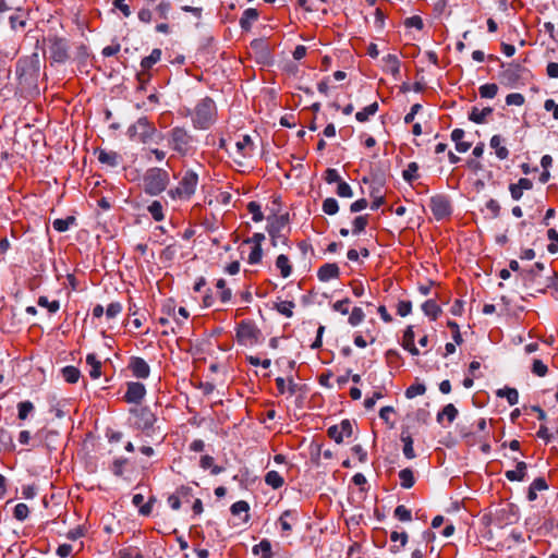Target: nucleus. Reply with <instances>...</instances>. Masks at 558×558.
I'll use <instances>...</instances> for the list:
<instances>
[{"mask_svg":"<svg viewBox=\"0 0 558 558\" xmlns=\"http://www.w3.org/2000/svg\"><path fill=\"white\" fill-rule=\"evenodd\" d=\"M401 440L403 442V454L408 459H414L415 452L413 449V439L410 434L402 432L401 433Z\"/></svg>","mask_w":558,"mask_h":558,"instance_id":"34","label":"nucleus"},{"mask_svg":"<svg viewBox=\"0 0 558 558\" xmlns=\"http://www.w3.org/2000/svg\"><path fill=\"white\" fill-rule=\"evenodd\" d=\"M294 306L295 304L292 301H281L275 305L276 310L286 317L293 315Z\"/></svg>","mask_w":558,"mask_h":558,"instance_id":"46","label":"nucleus"},{"mask_svg":"<svg viewBox=\"0 0 558 558\" xmlns=\"http://www.w3.org/2000/svg\"><path fill=\"white\" fill-rule=\"evenodd\" d=\"M414 339H415V333H414L413 326H408L403 333L401 344H402L403 349L409 351L412 355H418L420 351L414 344Z\"/></svg>","mask_w":558,"mask_h":558,"instance_id":"20","label":"nucleus"},{"mask_svg":"<svg viewBox=\"0 0 558 558\" xmlns=\"http://www.w3.org/2000/svg\"><path fill=\"white\" fill-rule=\"evenodd\" d=\"M17 408L20 420H25L28 416V414L34 410V405L29 401L20 402Z\"/></svg>","mask_w":558,"mask_h":558,"instance_id":"55","label":"nucleus"},{"mask_svg":"<svg viewBox=\"0 0 558 558\" xmlns=\"http://www.w3.org/2000/svg\"><path fill=\"white\" fill-rule=\"evenodd\" d=\"M430 210L437 220L444 219L451 213L450 202L442 195H436L430 198Z\"/></svg>","mask_w":558,"mask_h":558,"instance_id":"12","label":"nucleus"},{"mask_svg":"<svg viewBox=\"0 0 558 558\" xmlns=\"http://www.w3.org/2000/svg\"><path fill=\"white\" fill-rule=\"evenodd\" d=\"M323 211L327 215H336L339 210V204L336 198L328 197L323 202Z\"/></svg>","mask_w":558,"mask_h":558,"instance_id":"43","label":"nucleus"},{"mask_svg":"<svg viewBox=\"0 0 558 558\" xmlns=\"http://www.w3.org/2000/svg\"><path fill=\"white\" fill-rule=\"evenodd\" d=\"M263 257L262 246H254L248 255V263L254 265L258 264Z\"/></svg>","mask_w":558,"mask_h":558,"instance_id":"64","label":"nucleus"},{"mask_svg":"<svg viewBox=\"0 0 558 558\" xmlns=\"http://www.w3.org/2000/svg\"><path fill=\"white\" fill-rule=\"evenodd\" d=\"M231 513L233 515H239L241 513H244V519H243V522H247L248 519H250V514H248V511H250V506L246 501L244 500H239L236 502H234L232 506H231Z\"/></svg>","mask_w":558,"mask_h":558,"instance_id":"36","label":"nucleus"},{"mask_svg":"<svg viewBox=\"0 0 558 558\" xmlns=\"http://www.w3.org/2000/svg\"><path fill=\"white\" fill-rule=\"evenodd\" d=\"M168 146L178 155L185 157L196 150V138L185 128L174 126L167 133Z\"/></svg>","mask_w":558,"mask_h":558,"instance_id":"1","label":"nucleus"},{"mask_svg":"<svg viewBox=\"0 0 558 558\" xmlns=\"http://www.w3.org/2000/svg\"><path fill=\"white\" fill-rule=\"evenodd\" d=\"M146 395V388L144 384L138 381H129L126 384V391L123 399L128 403L138 404Z\"/></svg>","mask_w":558,"mask_h":558,"instance_id":"14","label":"nucleus"},{"mask_svg":"<svg viewBox=\"0 0 558 558\" xmlns=\"http://www.w3.org/2000/svg\"><path fill=\"white\" fill-rule=\"evenodd\" d=\"M340 275V269L335 263H327L319 267L317 271V277L320 281H329L331 279L338 278Z\"/></svg>","mask_w":558,"mask_h":558,"instance_id":"19","label":"nucleus"},{"mask_svg":"<svg viewBox=\"0 0 558 558\" xmlns=\"http://www.w3.org/2000/svg\"><path fill=\"white\" fill-rule=\"evenodd\" d=\"M25 19L22 13H16L10 16L11 28L17 31L25 26Z\"/></svg>","mask_w":558,"mask_h":558,"instance_id":"57","label":"nucleus"},{"mask_svg":"<svg viewBox=\"0 0 558 558\" xmlns=\"http://www.w3.org/2000/svg\"><path fill=\"white\" fill-rule=\"evenodd\" d=\"M130 413L135 428L144 433H149L153 429L157 418L147 407L131 409Z\"/></svg>","mask_w":558,"mask_h":558,"instance_id":"7","label":"nucleus"},{"mask_svg":"<svg viewBox=\"0 0 558 558\" xmlns=\"http://www.w3.org/2000/svg\"><path fill=\"white\" fill-rule=\"evenodd\" d=\"M265 483L274 489H278L283 485L284 480L277 471H269L265 475Z\"/></svg>","mask_w":558,"mask_h":558,"instance_id":"35","label":"nucleus"},{"mask_svg":"<svg viewBox=\"0 0 558 558\" xmlns=\"http://www.w3.org/2000/svg\"><path fill=\"white\" fill-rule=\"evenodd\" d=\"M187 114L191 116L195 129L207 130L216 120V105L211 98L205 97Z\"/></svg>","mask_w":558,"mask_h":558,"instance_id":"2","label":"nucleus"},{"mask_svg":"<svg viewBox=\"0 0 558 558\" xmlns=\"http://www.w3.org/2000/svg\"><path fill=\"white\" fill-rule=\"evenodd\" d=\"M399 478L401 486L407 489L411 488L415 483L413 471L409 468L399 472Z\"/></svg>","mask_w":558,"mask_h":558,"instance_id":"40","label":"nucleus"},{"mask_svg":"<svg viewBox=\"0 0 558 558\" xmlns=\"http://www.w3.org/2000/svg\"><path fill=\"white\" fill-rule=\"evenodd\" d=\"M525 101V98L522 94L520 93H512V94H509L507 95L506 97V104L508 106H522Z\"/></svg>","mask_w":558,"mask_h":558,"instance_id":"61","label":"nucleus"},{"mask_svg":"<svg viewBox=\"0 0 558 558\" xmlns=\"http://www.w3.org/2000/svg\"><path fill=\"white\" fill-rule=\"evenodd\" d=\"M38 305L46 307L50 313H56L60 308L59 301H49L47 296H39Z\"/></svg>","mask_w":558,"mask_h":558,"instance_id":"51","label":"nucleus"},{"mask_svg":"<svg viewBox=\"0 0 558 558\" xmlns=\"http://www.w3.org/2000/svg\"><path fill=\"white\" fill-rule=\"evenodd\" d=\"M496 395L499 398H506L510 405H514L519 401V392L515 388L505 387L502 389H498Z\"/></svg>","mask_w":558,"mask_h":558,"instance_id":"31","label":"nucleus"},{"mask_svg":"<svg viewBox=\"0 0 558 558\" xmlns=\"http://www.w3.org/2000/svg\"><path fill=\"white\" fill-rule=\"evenodd\" d=\"M151 78V73L149 71H141L136 74V80L138 82V90H145L146 85L149 83Z\"/></svg>","mask_w":558,"mask_h":558,"instance_id":"53","label":"nucleus"},{"mask_svg":"<svg viewBox=\"0 0 558 558\" xmlns=\"http://www.w3.org/2000/svg\"><path fill=\"white\" fill-rule=\"evenodd\" d=\"M62 376L69 384H75L80 379L81 372L75 366H65L62 368Z\"/></svg>","mask_w":558,"mask_h":558,"instance_id":"39","label":"nucleus"},{"mask_svg":"<svg viewBox=\"0 0 558 558\" xmlns=\"http://www.w3.org/2000/svg\"><path fill=\"white\" fill-rule=\"evenodd\" d=\"M493 113V108L485 107L483 109H478L477 107H473L471 112L469 113V119L477 124H482L486 122L487 117Z\"/></svg>","mask_w":558,"mask_h":558,"instance_id":"26","label":"nucleus"},{"mask_svg":"<svg viewBox=\"0 0 558 558\" xmlns=\"http://www.w3.org/2000/svg\"><path fill=\"white\" fill-rule=\"evenodd\" d=\"M155 221H161L165 218L163 206L159 201H154L147 208Z\"/></svg>","mask_w":558,"mask_h":558,"instance_id":"41","label":"nucleus"},{"mask_svg":"<svg viewBox=\"0 0 558 558\" xmlns=\"http://www.w3.org/2000/svg\"><path fill=\"white\" fill-rule=\"evenodd\" d=\"M122 312V305L119 302H114L108 305L106 310L107 318H114Z\"/></svg>","mask_w":558,"mask_h":558,"instance_id":"63","label":"nucleus"},{"mask_svg":"<svg viewBox=\"0 0 558 558\" xmlns=\"http://www.w3.org/2000/svg\"><path fill=\"white\" fill-rule=\"evenodd\" d=\"M197 184V173L193 170H186L179 181L178 186L170 189L168 195L172 199L187 201L194 195Z\"/></svg>","mask_w":558,"mask_h":558,"instance_id":"3","label":"nucleus"},{"mask_svg":"<svg viewBox=\"0 0 558 558\" xmlns=\"http://www.w3.org/2000/svg\"><path fill=\"white\" fill-rule=\"evenodd\" d=\"M325 181L328 183V184H331V183H340L342 180L339 175V172L333 169V168H328L326 171H325V177H324Z\"/></svg>","mask_w":558,"mask_h":558,"instance_id":"62","label":"nucleus"},{"mask_svg":"<svg viewBox=\"0 0 558 558\" xmlns=\"http://www.w3.org/2000/svg\"><path fill=\"white\" fill-rule=\"evenodd\" d=\"M351 301L350 299L345 298L343 300L337 301L332 304V310L335 312H339L342 315H347L349 313V305Z\"/></svg>","mask_w":558,"mask_h":558,"instance_id":"60","label":"nucleus"},{"mask_svg":"<svg viewBox=\"0 0 558 558\" xmlns=\"http://www.w3.org/2000/svg\"><path fill=\"white\" fill-rule=\"evenodd\" d=\"M40 64H39V58L37 53L32 54L28 58L19 60L16 64V73L20 74V76H29V77H37L39 73Z\"/></svg>","mask_w":558,"mask_h":558,"instance_id":"10","label":"nucleus"},{"mask_svg":"<svg viewBox=\"0 0 558 558\" xmlns=\"http://www.w3.org/2000/svg\"><path fill=\"white\" fill-rule=\"evenodd\" d=\"M299 512L294 509L286 510L281 513V515L278 519V525L281 530V535L287 537L289 536L292 531L293 526L299 522Z\"/></svg>","mask_w":558,"mask_h":558,"instance_id":"13","label":"nucleus"},{"mask_svg":"<svg viewBox=\"0 0 558 558\" xmlns=\"http://www.w3.org/2000/svg\"><path fill=\"white\" fill-rule=\"evenodd\" d=\"M411 312H412L411 301H405V300L399 301V303L397 304L398 315H400L401 317H405L409 314H411Z\"/></svg>","mask_w":558,"mask_h":558,"instance_id":"59","label":"nucleus"},{"mask_svg":"<svg viewBox=\"0 0 558 558\" xmlns=\"http://www.w3.org/2000/svg\"><path fill=\"white\" fill-rule=\"evenodd\" d=\"M353 433V424L349 420H342L340 424L332 425L328 428V436L337 444L343 441L344 437H350Z\"/></svg>","mask_w":558,"mask_h":558,"instance_id":"15","label":"nucleus"},{"mask_svg":"<svg viewBox=\"0 0 558 558\" xmlns=\"http://www.w3.org/2000/svg\"><path fill=\"white\" fill-rule=\"evenodd\" d=\"M247 210L252 215V219L255 222H259L264 219V215L262 213L260 205L256 202H250L247 204Z\"/></svg>","mask_w":558,"mask_h":558,"instance_id":"49","label":"nucleus"},{"mask_svg":"<svg viewBox=\"0 0 558 558\" xmlns=\"http://www.w3.org/2000/svg\"><path fill=\"white\" fill-rule=\"evenodd\" d=\"M378 111V104L374 101L373 104L366 106L363 110L356 112L355 119L359 122H366L371 116H374Z\"/></svg>","mask_w":558,"mask_h":558,"instance_id":"37","label":"nucleus"},{"mask_svg":"<svg viewBox=\"0 0 558 558\" xmlns=\"http://www.w3.org/2000/svg\"><path fill=\"white\" fill-rule=\"evenodd\" d=\"M480 96L482 98H494L498 93V86L494 83H488L480 86Z\"/></svg>","mask_w":558,"mask_h":558,"instance_id":"42","label":"nucleus"},{"mask_svg":"<svg viewBox=\"0 0 558 558\" xmlns=\"http://www.w3.org/2000/svg\"><path fill=\"white\" fill-rule=\"evenodd\" d=\"M365 318V314L363 312V310L361 307H353L350 316H349V319H348V323L355 327L357 325H360Z\"/></svg>","mask_w":558,"mask_h":558,"instance_id":"47","label":"nucleus"},{"mask_svg":"<svg viewBox=\"0 0 558 558\" xmlns=\"http://www.w3.org/2000/svg\"><path fill=\"white\" fill-rule=\"evenodd\" d=\"M251 50L257 56L263 63H269L271 54L267 43L264 39H254L250 45Z\"/></svg>","mask_w":558,"mask_h":558,"instance_id":"17","label":"nucleus"},{"mask_svg":"<svg viewBox=\"0 0 558 558\" xmlns=\"http://www.w3.org/2000/svg\"><path fill=\"white\" fill-rule=\"evenodd\" d=\"M86 363L89 365V376L97 379L101 375V362L97 360L96 354L89 353L86 356Z\"/></svg>","mask_w":558,"mask_h":558,"instance_id":"28","label":"nucleus"},{"mask_svg":"<svg viewBox=\"0 0 558 558\" xmlns=\"http://www.w3.org/2000/svg\"><path fill=\"white\" fill-rule=\"evenodd\" d=\"M132 502L134 506L140 508L141 514L148 515L151 512V502L148 501L144 504V496L142 494H135L132 498Z\"/></svg>","mask_w":558,"mask_h":558,"instance_id":"38","label":"nucleus"},{"mask_svg":"<svg viewBox=\"0 0 558 558\" xmlns=\"http://www.w3.org/2000/svg\"><path fill=\"white\" fill-rule=\"evenodd\" d=\"M457 415H458L457 408L452 403H449V404L445 405L440 412H438L437 422L441 423L442 420L446 417L449 423H452L456 420Z\"/></svg>","mask_w":558,"mask_h":558,"instance_id":"33","label":"nucleus"},{"mask_svg":"<svg viewBox=\"0 0 558 558\" xmlns=\"http://www.w3.org/2000/svg\"><path fill=\"white\" fill-rule=\"evenodd\" d=\"M288 215H281L276 217L274 221L268 225L267 231L270 236L272 246H277L279 243L288 245Z\"/></svg>","mask_w":558,"mask_h":558,"instance_id":"6","label":"nucleus"},{"mask_svg":"<svg viewBox=\"0 0 558 558\" xmlns=\"http://www.w3.org/2000/svg\"><path fill=\"white\" fill-rule=\"evenodd\" d=\"M527 465L521 461L517 463L515 470H509L505 473V476L510 482H521L525 478Z\"/></svg>","mask_w":558,"mask_h":558,"instance_id":"24","label":"nucleus"},{"mask_svg":"<svg viewBox=\"0 0 558 558\" xmlns=\"http://www.w3.org/2000/svg\"><path fill=\"white\" fill-rule=\"evenodd\" d=\"M119 155L116 151L100 150L98 160L109 167H117L119 165Z\"/></svg>","mask_w":558,"mask_h":558,"instance_id":"32","label":"nucleus"},{"mask_svg":"<svg viewBox=\"0 0 558 558\" xmlns=\"http://www.w3.org/2000/svg\"><path fill=\"white\" fill-rule=\"evenodd\" d=\"M422 311L425 315L429 316L433 320L437 319L439 314L441 313L440 306L436 303L435 300H427L422 304Z\"/></svg>","mask_w":558,"mask_h":558,"instance_id":"30","label":"nucleus"},{"mask_svg":"<svg viewBox=\"0 0 558 558\" xmlns=\"http://www.w3.org/2000/svg\"><path fill=\"white\" fill-rule=\"evenodd\" d=\"M128 135L132 141L147 144L155 141L158 131L147 118H140L128 129Z\"/></svg>","mask_w":558,"mask_h":558,"instance_id":"5","label":"nucleus"},{"mask_svg":"<svg viewBox=\"0 0 558 558\" xmlns=\"http://www.w3.org/2000/svg\"><path fill=\"white\" fill-rule=\"evenodd\" d=\"M252 553L260 558H272L274 551L269 539L264 538L258 544L254 545Z\"/></svg>","mask_w":558,"mask_h":558,"instance_id":"23","label":"nucleus"},{"mask_svg":"<svg viewBox=\"0 0 558 558\" xmlns=\"http://www.w3.org/2000/svg\"><path fill=\"white\" fill-rule=\"evenodd\" d=\"M255 145L250 135H243L241 140L235 143V154L233 159L239 165L242 160L253 156Z\"/></svg>","mask_w":558,"mask_h":558,"instance_id":"11","label":"nucleus"},{"mask_svg":"<svg viewBox=\"0 0 558 558\" xmlns=\"http://www.w3.org/2000/svg\"><path fill=\"white\" fill-rule=\"evenodd\" d=\"M259 16V13L256 9L248 8L246 9L241 19H240V26L243 31H250L252 27V24L257 21Z\"/></svg>","mask_w":558,"mask_h":558,"instance_id":"25","label":"nucleus"},{"mask_svg":"<svg viewBox=\"0 0 558 558\" xmlns=\"http://www.w3.org/2000/svg\"><path fill=\"white\" fill-rule=\"evenodd\" d=\"M521 77V66L515 63H509L500 72V80L504 83L513 84Z\"/></svg>","mask_w":558,"mask_h":558,"instance_id":"18","label":"nucleus"},{"mask_svg":"<svg viewBox=\"0 0 558 558\" xmlns=\"http://www.w3.org/2000/svg\"><path fill=\"white\" fill-rule=\"evenodd\" d=\"M49 57L52 62L64 63L70 58V46L65 38L52 36L48 38Z\"/></svg>","mask_w":558,"mask_h":558,"instance_id":"8","label":"nucleus"},{"mask_svg":"<svg viewBox=\"0 0 558 558\" xmlns=\"http://www.w3.org/2000/svg\"><path fill=\"white\" fill-rule=\"evenodd\" d=\"M384 71L397 77L400 74V61L396 54H387L383 58Z\"/></svg>","mask_w":558,"mask_h":558,"instance_id":"22","label":"nucleus"},{"mask_svg":"<svg viewBox=\"0 0 558 558\" xmlns=\"http://www.w3.org/2000/svg\"><path fill=\"white\" fill-rule=\"evenodd\" d=\"M128 368L137 379H146L150 375V367L147 362L140 356H132L129 361Z\"/></svg>","mask_w":558,"mask_h":558,"instance_id":"16","label":"nucleus"},{"mask_svg":"<svg viewBox=\"0 0 558 558\" xmlns=\"http://www.w3.org/2000/svg\"><path fill=\"white\" fill-rule=\"evenodd\" d=\"M276 267L280 270L283 278H288L292 274V265L290 264L289 257L284 254H280L277 257Z\"/></svg>","mask_w":558,"mask_h":558,"instance_id":"29","label":"nucleus"},{"mask_svg":"<svg viewBox=\"0 0 558 558\" xmlns=\"http://www.w3.org/2000/svg\"><path fill=\"white\" fill-rule=\"evenodd\" d=\"M169 181V173L166 170L151 168L144 177L145 192L153 196L159 195L167 189Z\"/></svg>","mask_w":558,"mask_h":558,"instance_id":"4","label":"nucleus"},{"mask_svg":"<svg viewBox=\"0 0 558 558\" xmlns=\"http://www.w3.org/2000/svg\"><path fill=\"white\" fill-rule=\"evenodd\" d=\"M28 514H29V509L26 504L21 502L14 507L13 517L17 521H25L28 518Z\"/></svg>","mask_w":558,"mask_h":558,"instance_id":"48","label":"nucleus"},{"mask_svg":"<svg viewBox=\"0 0 558 558\" xmlns=\"http://www.w3.org/2000/svg\"><path fill=\"white\" fill-rule=\"evenodd\" d=\"M426 391V387L424 384H413L405 390V397L408 399L415 398L416 396H422Z\"/></svg>","mask_w":558,"mask_h":558,"instance_id":"50","label":"nucleus"},{"mask_svg":"<svg viewBox=\"0 0 558 558\" xmlns=\"http://www.w3.org/2000/svg\"><path fill=\"white\" fill-rule=\"evenodd\" d=\"M547 366L538 359H535L532 364V373L536 376L543 377L547 374Z\"/></svg>","mask_w":558,"mask_h":558,"instance_id":"56","label":"nucleus"},{"mask_svg":"<svg viewBox=\"0 0 558 558\" xmlns=\"http://www.w3.org/2000/svg\"><path fill=\"white\" fill-rule=\"evenodd\" d=\"M75 222V218L72 216L66 217L65 219H56L52 222V226L54 230L58 232H65L69 230L70 226H72Z\"/></svg>","mask_w":558,"mask_h":558,"instance_id":"44","label":"nucleus"},{"mask_svg":"<svg viewBox=\"0 0 558 558\" xmlns=\"http://www.w3.org/2000/svg\"><path fill=\"white\" fill-rule=\"evenodd\" d=\"M504 138L500 136V135H494L492 138H490V147L495 150V154L496 156L500 159V160H505L509 157V150L508 148L504 145Z\"/></svg>","mask_w":558,"mask_h":558,"instance_id":"21","label":"nucleus"},{"mask_svg":"<svg viewBox=\"0 0 558 558\" xmlns=\"http://www.w3.org/2000/svg\"><path fill=\"white\" fill-rule=\"evenodd\" d=\"M337 195L340 197L350 198L353 196V191L347 182L341 181L337 186Z\"/></svg>","mask_w":558,"mask_h":558,"instance_id":"58","label":"nucleus"},{"mask_svg":"<svg viewBox=\"0 0 558 558\" xmlns=\"http://www.w3.org/2000/svg\"><path fill=\"white\" fill-rule=\"evenodd\" d=\"M259 330L252 320H242L236 328V340L244 345H252L258 341Z\"/></svg>","mask_w":558,"mask_h":558,"instance_id":"9","label":"nucleus"},{"mask_svg":"<svg viewBox=\"0 0 558 558\" xmlns=\"http://www.w3.org/2000/svg\"><path fill=\"white\" fill-rule=\"evenodd\" d=\"M393 514L397 519H399L400 521H403V522L411 521V519H412L411 511L408 508H405V506H403V505H399L395 509Z\"/></svg>","mask_w":558,"mask_h":558,"instance_id":"52","label":"nucleus"},{"mask_svg":"<svg viewBox=\"0 0 558 558\" xmlns=\"http://www.w3.org/2000/svg\"><path fill=\"white\" fill-rule=\"evenodd\" d=\"M418 165L416 162H410L408 168L402 172L403 179L411 183L417 179Z\"/></svg>","mask_w":558,"mask_h":558,"instance_id":"45","label":"nucleus"},{"mask_svg":"<svg viewBox=\"0 0 558 558\" xmlns=\"http://www.w3.org/2000/svg\"><path fill=\"white\" fill-rule=\"evenodd\" d=\"M161 59V50L159 48H155L151 50L150 54L143 58L141 61L142 71H149L157 62Z\"/></svg>","mask_w":558,"mask_h":558,"instance_id":"27","label":"nucleus"},{"mask_svg":"<svg viewBox=\"0 0 558 558\" xmlns=\"http://www.w3.org/2000/svg\"><path fill=\"white\" fill-rule=\"evenodd\" d=\"M368 223L367 216H359L353 220V233L359 234L365 230Z\"/></svg>","mask_w":558,"mask_h":558,"instance_id":"54","label":"nucleus"}]
</instances>
